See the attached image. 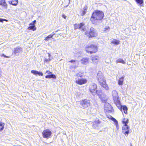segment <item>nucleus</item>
Segmentation results:
<instances>
[{
    "label": "nucleus",
    "instance_id": "nucleus-21",
    "mask_svg": "<svg viewBox=\"0 0 146 146\" xmlns=\"http://www.w3.org/2000/svg\"><path fill=\"white\" fill-rule=\"evenodd\" d=\"M0 5L4 8H6L7 4L5 2V0H1L0 1Z\"/></svg>",
    "mask_w": 146,
    "mask_h": 146
},
{
    "label": "nucleus",
    "instance_id": "nucleus-35",
    "mask_svg": "<svg viewBox=\"0 0 146 146\" xmlns=\"http://www.w3.org/2000/svg\"><path fill=\"white\" fill-rule=\"evenodd\" d=\"M1 56H4V57H5V58H9V56H7L3 54H2L1 55Z\"/></svg>",
    "mask_w": 146,
    "mask_h": 146
},
{
    "label": "nucleus",
    "instance_id": "nucleus-22",
    "mask_svg": "<svg viewBox=\"0 0 146 146\" xmlns=\"http://www.w3.org/2000/svg\"><path fill=\"white\" fill-rule=\"evenodd\" d=\"M9 3L13 5L16 6L18 3V0H9Z\"/></svg>",
    "mask_w": 146,
    "mask_h": 146
},
{
    "label": "nucleus",
    "instance_id": "nucleus-19",
    "mask_svg": "<svg viewBox=\"0 0 146 146\" xmlns=\"http://www.w3.org/2000/svg\"><path fill=\"white\" fill-rule=\"evenodd\" d=\"M31 72L32 73L35 75H38L41 76H43V74L42 72H38L36 70H33L31 71Z\"/></svg>",
    "mask_w": 146,
    "mask_h": 146
},
{
    "label": "nucleus",
    "instance_id": "nucleus-2",
    "mask_svg": "<svg viewBox=\"0 0 146 146\" xmlns=\"http://www.w3.org/2000/svg\"><path fill=\"white\" fill-rule=\"evenodd\" d=\"M85 49L87 53L91 54L96 53L98 50V48L96 45L90 44L86 45Z\"/></svg>",
    "mask_w": 146,
    "mask_h": 146
},
{
    "label": "nucleus",
    "instance_id": "nucleus-42",
    "mask_svg": "<svg viewBox=\"0 0 146 146\" xmlns=\"http://www.w3.org/2000/svg\"><path fill=\"white\" fill-rule=\"evenodd\" d=\"M48 56H49V57L50 58V54L49 53L48 54Z\"/></svg>",
    "mask_w": 146,
    "mask_h": 146
},
{
    "label": "nucleus",
    "instance_id": "nucleus-3",
    "mask_svg": "<svg viewBox=\"0 0 146 146\" xmlns=\"http://www.w3.org/2000/svg\"><path fill=\"white\" fill-rule=\"evenodd\" d=\"M112 94L115 104L117 108L120 107L121 104L117 93L116 91H114L112 92Z\"/></svg>",
    "mask_w": 146,
    "mask_h": 146
},
{
    "label": "nucleus",
    "instance_id": "nucleus-36",
    "mask_svg": "<svg viewBox=\"0 0 146 146\" xmlns=\"http://www.w3.org/2000/svg\"><path fill=\"white\" fill-rule=\"evenodd\" d=\"M111 119H113L115 123H116V124H117V123H118L116 119H114V118L113 117H112L111 118Z\"/></svg>",
    "mask_w": 146,
    "mask_h": 146
},
{
    "label": "nucleus",
    "instance_id": "nucleus-33",
    "mask_svg": "<svg viewBox=\"0 0 146 146\" xmlns=\"http://www.w3.org/2000/svg\"><path fill=\"white\" fill-rule=\"evenodd\" d=\"M136 2L140 5H141L143 2V0H135Z\"/></svg>",
    "mask_w": 146,
    "mask_h": 146
},
{
    "label": "nucleus",
    "instance_id": "nucleus-7",
    "mask_svg": "<svg viewBox=\"0 0 146 146\" xmlns=\"http://www.w3.org/2000/svg\"><path fill=\"white\" fill-rule=\"evenodd\" d=\"M99 84L106 90H108L109 88L106 83V80L103 78H101L98 80Z\"/></svg>",
    "mask_w": 146,
    "mask_h": 146
},
{
    "label": "nucleus",
    "instance_id": "nucleus-43",
    "mask_svg": "<svg viewBox=\"0 0 146 146\" xmlns=\"http://www.w3.org/2000/svg\"><path fill=\"white\" fill-rule=\"evenodd\" d=\"M69 1V3H70V0H68Z\"/></svg>",
    "mask_w": 146,
    "mask_h": 146
},
{
    "label": "nucleus",
    "instance_id": "nucleus-12",
    "mask_svg": "<svg viewBox=\"0 0 146 146\" xmlns=\"http://www.w3.org/2000/svg\"><path fill=\"white\" fill-rule=\"evenodd\" d=\"M75 82L78 85H82L86 84L88 82V80L86 78L78 79L76 80Z\"/></svg>",
    "mask_w": 146,
    "mask_h": 146
},
{
    "label": "nucleus",
    "instance_id": "nucleus-31",
    "mask_svg": "<svg viewBox=\"0 0 146 146\" xmlns=\"http://www.w3.org/2000/svg\"><path fill=\"white\" fill-rule=\"evenodd\" d=\"M54 35V34L53 35L50 34V35H49L48 36H46V37L45 38L44 40L45 41H47L48 40V38H52Z\"/></svg>",
    "mask_w": 146,
    "mask_h": 146
},
{
    "label": "nucleus",
    "instance_id": "nucleus-4",
    "mask_svg": "<svg viewBox=\"0 0 146 146\" xmlns=\"http://www.w3.org/2000/svg\"><path fill=\"white\" fill-rule=\"evenodd\" d=\"M85 34L89 38H93L96 36L97 35V33L96 32L94 29L91 27L89 31H86Z\"/></svg>",
    "mask_w": 146,
    "mask_h": 146
},
{
    "label": "nucleus",
    "instance_id": "nucleus-9",
    "mask_svg": "<svg viewBox=\"0 0 146 146\" xmlns=\"http://www.w3.org/2000/svg\"><path fill=\"white\" fill-rule=\"evenodd\" d=\"M90 104L91 103L90 100L87 99L83 100L80 101V105L84 109L90 106Z\"/></svg>",
    "mask_w": 146,
    "mask_h": 146
},
{
    "label": "nucleus",
    "instance_id": "nucleus-11",
    "mask_svg": "<svg viewBox=\"0 0 146 146\" xmlns=\"http://www.w3.org/2000/svg\"><path fill=\"white\" fill-rule=\"evenodd\" d=\"M104 108L105 112H111L113 111L112 107L109 103H106L104 105Z\"/></svg>",
    "mask_w": 146,
    "mask_h": 146
},
{
    "label": "nucleus",
    "instance_id": "nucleus-24",
    "mask_svg": "<svg viewBox=\"0 0 146 146\" xmlns=\"http://www.w3.org/2000/svg\"><path fill=\"white\" fill-rule=\"evenodd\" d=\"M124 76H122V77L119 78V80L118 81V84L119 85H121L123 84L124 81Z\"/></svg>",
    "mask_w": 146,
    "mask_h": 146
},
{
    "label": "nucleus",
    "instance_id": "nucleus-29",
    "mask_svg": "<svg viewBox=\"0 0 146 146\" xmlns=\"http://www.w3.org/2000/svg\"><path fill=\"white\" fill-rule=\"evenodd\" d=\"M5 124L0 121V132L2 131L4 129Z\"/></svg>",
    "mask_w": 146,
    "mask_h": 146
},
{
    "label": "nucleus",
    "instance_id": "nucleus-41",
    "mask_svg": "<svg viewBox=\"0 0 146 146\" xmlns=\"http://www.w3.org/2000/svg\"><path fill=\"white\" fill-rule=\"evenodd\" d=\"M3 20H4V21H5L6 22H8V20L6 19H3Z\"/></svg>",
    "mask_w": 146,
    "mask_h": 146
},
{
    "label": "nucleus",
    "instance_id": "nucleus-26",
    "mask_svg": "<svg viewBox=\"0 0 146 146\" xmlns=\"http://www.w3.org/2000/svg\"><path fill=\"white\" fill-rule=\"evenodd\" d=\"M110 27L108 26H106L104 28L103 30V32L104 33H106L108 32L110 30Z\"/></svg>",
    "mask_w": 146,
    "mask_h": 146
},
{
    "label": "nucleus",
    "instance_id": "nucleus-17",
    "mask_svg": "<svg viewBox=\"0 0 146 146\" xmlns=\"http://www.w3.org/2000/svg\"><path fill=\"white\" fill-rule=\"evenodd\" d=\"M91 60L93 63H97L99 61V57L97 55H92L91 56Z\"/></svg>",
    "mask_w": 146,
    "mask_h": 146
},
{
    "label": "nucleus",
    "instance_id": "nucleus-30",
    "mask_svg": "<svg viewBox=\"0 0 146 146\" xmlns=\"http://www.w3.org/2000/svg\"><path fill=\"white\" fill-rule=\"evenodd\" d=\"M116 62L117 63H122L123 64H125V62L122 59L119 58L117 59L116 61Z\"/></svg>",
    "mask_w": 146,
    "mask_h": 146
},
{
    "label": "nucleus",
    "instance_id": "nucleus-1",
    "mask_svg": "<svg viewBox=\"0 0 146 146\" xmlns=\"http://www.w3.org/2000/svg\"><path fill=\"white\" fill-rule=\"evenodd\" d=\"M104 13L102 11L95 10L92 13L90 18L91 22L94 23L98 21H102L104 19Z\"/></svg>",
    "mask_w": 146,
    "mask_h": 146
},
{
    "label": "nucleus",
    "instance_id": "nucleus-44",
    "mask_svg": "<svg viewBox=\"0 0 146 146\" xmlns=\"http://www.w3.org/2000/svg\"><path fill=\"white\" fill-rule=\"evenodd\" d=\"M131 146H132V145H131Z\"/></svg>",
    "mask_w": 146,
    "mask_h": 146
},
{
    "label": "nucleus",
    "instance_id": "nucleus-13",
    "mask_svg": "<svg viewBox=\"0 0 146 146\" xmlns=\"http://www.w3.org/2000/svg\"><path fill=\"white\" fill-rule=\"evenodd\" d=\"M129 127L128 126H123L122 128V133L126 136H127L130 133Z\"/></svg>",
    "mask_w": 146,
    "mask_h": 146
},
{
    "label": "nucleus",
    "instance_id": "nucleus-5",
    "mask_svg": "<svg viewBox=\"0 0 146 146\" xmlns=\"http://www.w3.org/2000/svg\"><path fill=\"white\" fill-rule=\"evenodd\" d=\"M42 134L43 138L48 139L51 137L52 133L49 129H46L43 130Z\"/></svg>",
    "mask_w": 146,
    "mask_h": 146
},
{
    "label": "nucleus",
    "instance_id": "nucleus-10",
    "mask_svg": "<svg viewBox=\"0 0 146 146\" xmlns=\"http://www.w3.org/2000/svg\"><path fill=\"white\" fill-rule=\"evenodd\" d=\"M97 86L94 83H93L90 84L89 87V91L92 94H94L97 92Z\"/></svg>",
    "mask_w": 146,
    "mask_h": 146
},
{
    "label": "nucleus",
    "instance_id": "nucleus-16",
    "mask_svg": "<svg viewBox=\"0 0 146 146\" xmlns=\"http://www.w3.org/2000/svg\"><path fill=\"white\" fill-rule=\"evenodd\" d=\"M118 108L121 112H122V111H123L124 113L126 115H127V114L128 108L126 106H122L121 105L120 107H118Z\"/></svg>",
    "mask_w": 146,
    "mask_h": 146
},
{
    "label": "nucleus",
    "instance_id": "nucleus-38",
    "mask_svg": "<svg viewBox=\"0 0 146 146\" xmlns=\"http://www.w3.org/2000/svg\"><path fill=\"white\" fill-rule=\"evenodd\" d=\"M62 17L63 18L65 19H66V16L64 14L62 15Z\"/></svg>",
    "mask_w": 146,
    "mask_h": 146
},
{
    "label": "nucleus",
    "instance_id": "nucleus-39",
    "mask_svg": "<svg viewBox=\"0 0 146 146\" xmlns=\"http://www.w3.org/2000/svg\"><path fill=\"white\" fill-rule=\"evenodd\" d=\"M86 12V11H83L82 13L81 14L83 16L85 14Z\"/></svg>",
    "mask_w": 146,
    "mask_h": 146
},
{
    "label": "nucleus",
    "instance_id": "nucleus-34",
    "mask_svg": "<svg viewBox=\"0 0 146 146\" xmlns=\"http://www.w3.org/2000/svg\"><path fill=\"white\" fill-rule=\"evenodd\" d=\"M51 60V59L50 58L48 59L45 58L44 60V63H48Z\"/></svg>",
    "mask_w": 146,
    "mask_h": 146
},
{
    "label": "nucleus",
    "instance_id": "nucleus-18",
    "mask_svg": "<svg viewBox=\"0 0 146 146\" xmlns=\"http://www.w3.org/2000/svg\"><path fill=\"white\" fill-rule=\"evenodd\" d=\"M101 122V121L99 119L94 121L92 123V127L94 128H96L98 126V125L100 124Z\"/></svg>",
    "mask_w": 146,
    "mask_h": 146
},
{
    "label": "nucleus",
    "instance_id": "nucleus-37",
    "mask_svg": "<svg viewBox=\"0 0 146 146\" xmlns=\"http://www.w3.org/2000/svg\"><path fill=\"white\" fill-rule=\"evenodd\" d=\"M76 62V60H70L69 61V62H71V63H73V62Z\"/></svg>",
    "mask_w": 146,
    "mask_h": 146
},
{
    "label": "nucleus",
    "instance_id": "nucleus-25",
    "mask_svg": "<svg viewBox=\"0 0 146 146\" xmlns=\"http://www.w3.org/2000/svg\"><path fill=\"white\" fill-rule=\"evenodd\" d=\"M108 98L106 96L101 97L100 100L101 102L103 103H106L108 100Z\"/></svg>",
    "mask_w": 146,
    "mask_h": 146
},
{
    "label": "nucleus",
    "instance_id": "nucleus-14",
    "mask_svg": "<svg viewBox=\"0 0 146 146\" xmlns=\"http://www.w3.org/2000/svg\"><path fill=\"white\" fill-rule=\"evenodd\" d=\"M36 20H34L29 25V26L28 27L27 29L29 30H32L33 31H35L36 30V28L35 26V24L36 22Z\"/></svg>",
    "mask_w": 146,
    "mask_h": 146
},
{
    "label": "nucleus",
    "instance_id": "nucleus-8",
    "mask_svg": "<svg viewBox=\"0 0 146 146\" xmlns=\"http://www.w3.org/2000/svg\"><path fill=\"white\" fill-rule=\"evenodd\" d=\"M85 23L83 22L79 24L77 23L75 24L74 25V27L75 29H79L80 30L82 31H86V29L83 27L85 25Z\"/></svg>",
    "mask_w": 146,
    "mask_h": 146
},
{
    "label": "nucleus",
    "instance_id": "nucleus-23",
    "mask_svg": "<svg viewBox=\"0 0 146 146\" xmlns=\"http://www.w3.org/2000/svg\"><path fill=\"white\" fill-rule=\"evenodd\" d=\"M129 122V120L127 118H124L122 121V123L123 124V126H128L127 124Z\"/></svg>",
    "mask_w": 146,
    "mask_h": 146
},
{
    "label": "nucleus",
    "instance_id": "nucleus-15",
    "mask_svg": "<svg viewBox=\"0 0 146 146\" xmlns=\"http://www.w3.org/2000/svg\"><path fill=\"white\" fill-rule=\"evenodd\" d=\"M46 73L48 74V75H47L45 76V78H53L55 79L56 77L55 75L52 74L51 72L48 71L47 70L46 72Z\"/></svg>",
    "mask_w": 146,
    "mask_h": 146
},
{
    "label": "nucleus",
    "instance_id": "nucleus-6",
    "mask_svg": "<svg viewBox=\"0 0 146 146\" xmlns=\"http://www.w3.org/2000/svg\"><path fill=\"white\" fill-rule=\"evenodd\" d=\"M99 84L106 90H108L109 88L106 83V80L103 78H101L98 80Z\"/></svg>",
    "mask_w": 146,
    "mask_h": 146
},
{
    "label": "nucleus",
    "instance_id": "nucleus-20",
    "mask_svg": "<svg viewBox=\"0 0 146 146\" xmlns=\"http://www.w3.org/2000/svg\"><path fill=\"white\" fill-rule=\"evenodd\" d=\"M89 59L86 58H82L81 60V62L82 64H86L89 62Z\"/></svg>",
    "mask_w": 146,
    "mask_h": 146
},
{
    "label": "nucleus",
    "instance_id": "nucleus-27",
    "mask_svg": "<svg viewBox=\"0 0 146 146\" xmlns=\"http://www.w3.org/2000/svg\"><path fill=\"white\" fill-rule=\"evenodd\" d=\"M22 49L21 47H17L14 49V53L16 54L20 52V51H21Z\"/></svg>",
    "mask_w": 146,
    "mask_h": 146
},
{
    "label": "nucleus",
    "instance_id": "nucleus-32",
    "mask_svg": "<svg viewBox=\"0 0 146 146\" xmlns=\"http://www.w3.org/2000/svg\"><path fill=\"white\" fill-rule=\"evenodd\" d=\"M83 72H79L76 74V76L78 77H80L81 78L83 76Z\"/></svg>",
    "mask_w": 146,
    "mask_h": 146
},
{
    "label": "nucleus",
    "instance_id": "nucleus-28",
    "mask_svg": "<svg viewBox=\"0 0 146 146\" xmlns=\"http://www.w3.org/2000/svg\"><path fill=\"white\" fill-rule=\"evenodd\" d=\"M111 43L115 45H118L120 43V41L116 39H114L113 41L111 42Z\"/></svg>",
    "mask_w": 146,
    "mask_h": 146
},
{
    "label": "nucleus",
    "instance_id": "nucleus-40",
    "mask_svg": "<svg viewBox=\"0 0 146 146\" xmlns=\"http://www.w3.org/2000/svg\"><path fill=\"white\" fill-rule=\"evenodd\" d=\"M4 20L3 19L0 18V22L3 23Z\"/></svg>",
    "mask_w": 146,
    "mask_h": 146
}]
</instances>
